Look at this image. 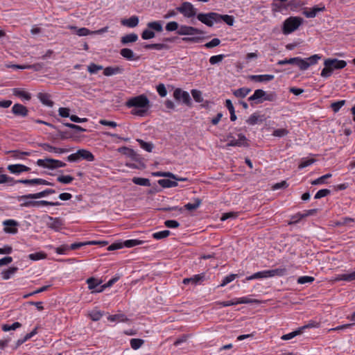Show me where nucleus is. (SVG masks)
<instances>
[{
    "instance_id": "26",
    "label": "nucleus",
    "mask_w": 355,
    "mask_h": 355,
    "mask_svg": "<svg viewBox=\"0 0 355 355\" xmlns=\"http://www.w3.org/2000/svg\"><path fill=\"white\" fill-rule=\"evenodd\" d=\"M12 94L13 95L26 101H29L31 98V94L21 88H14L12 89Z\"/></svg>"
},
{
    "instance_id": "15",
    "label": "nucleus",
    "mask_w": 355,
    "mask_h": 355,
    "mask_svg": "<svg viewBox=\"0 0 355 355\" xmlns=\"http://www.w3.org/2000/svg\"><path fill=\"white\" fill-rule=\"evenodd\" d=\"M12 112L15 116L25 117L28 115V110L24 105L19 103H15L12 107Z\"/></svg>"
},
{
    "instance_id": "31",
    "label": "nucleus",
    "mask_w": 355,
    "mask_h": 355,
    "mask_svg": "<svg viewBox=\"0 0 355 355\" xmlns=\"http://www.w3.org/2000/svg\"><path fill=\"white\" fill-rule=\"evenodd\" d=\"M218 17H216V23L223 21L229 26H232L234 22V19L232 16L228 15H220L218 13Z\"/></svg>"
},
{
    "instance_id": "23",
    "label": "nucleus",
    "mask_w": 355,
    "mask_h": 355,
    "mask_svg": "<svg viewBox=\"0 0 355 355\" xmlns=\"http://www.w3.org/2000/svg\"><path fill=\"white\" fill-rule=\"evenodd\" d=\"M37 98L40 99L41 103L48 107H53V102L51 99V95L47 93H39L37 94Z\"/></svg>"
},
{
    "instance_id": "30",
    "label": "nucleus",
    "mask_w": 355,
    "mask_h": 355,
    "mask_svg": "<svg viewBox=\"0 0 355 355\" xmlns=\"http://www.w3.org/2000/svg\"><path fill=\"white\" fill-rule=\"evenodd\" d=\"M147 27L153 31L161 33L163 31L162 22L161 21H150L147 24Z\"/></svg>"
},
{
    "instance_id": "60",
    "label": "nucleus",
    "mask_w": 355,
    "mask_h": 355,
    "mask_svg": "<svg viewBox=\"0 0 355 355\" xmlns=\"http://www.w3.org/2000/svg\"><path fill=\"white\" fill-rule=\"evenodd\" d=\"M301 334H302V331H301V330L299 328L298 329H297V330H295L294 331H292V332H291L289 334L283 335L282 336V339L284 340H288L293 338L296 336L300 335Z\"/></svg>"
},
{
    "instance_id": "38",
    "label": "nucleus",
    "mask_w": 355,
    "mask_h": 355,
    "mask_svg": "<svg viewBox=\"0 0 355 355\" xmlns=\"http://www.w3.org/2000/svg\"><path fill=\"white\" fill-rule=\"evenodd\" d=\"M201 204H202V200L200 199L195 198L194 202H193V203L189 202V203L186 204L184 205V208L189 211H193V210H196V209H198L200 206Z\"/></svg>"
},
{
    "instance_id": "8",
    "label": "nucleus",
    "mask_w": 355,
    "mask_h": 355,
    "mask_svg": "<svg viewBox=\"0 0 355 355\" xmlns=\"http://www.w3.org/2000/svg\"><path fill=\"white\" fill-rule=\"evenodd\" d=\"M173 97L177 101H182L184 104L188 106H191V99L189 94L180 88H177L174 90Z\"/></svg>"
},
{
    "instance_id": "4",
    "label": "nucleus",
    "mask_w": 355,
    "mask_h": 355,
    "mask_svg": "<svg viewBox=\"0 0 355 355\" xmlns=\"http://www.w3.org/2000/svg\"><path fill=\"white\" fill-rule=\"evenodd\" d=\"M37 164L39 166L49 169L62 168L66 166V164L64 162L51 158H47L44 159H40L37 161Z\"/></svg>"
},
{
    "instance_id": "47",
    "label": "nucleus",
    "mask_w": 355,
    "mask_h": 355,
    "mask_svg": "<svg viewBox=\"0 0 355 355\" xmlns=\"http://www.w3.org/2000/svg\"><path fill=\"white\" fill-rule=\"evenodd\" d=\"M89 315L91 320L93 321H98L103 315V312L101 311L93 310L89 313Z\"/></svg>"
},
{
    "instance_id": "16",
    "label": "nucleus",
    "mask_w": 355,
    "mask_h": 355,
    "mask_svg": "<svg viewBox=\"0 0 355 355\" xmlns=\"http://www.w3.org/2000/svg\"><path fill=\"white\" fill-rule=\"evenodd\" d=\"M49 221L46 223L48 227L55 230L59 231L62 226V220L59 218H53L51 216H48Z\"/></svg>"
},
{
    "instance_id": "43",
    "label": "nucleus",
    "mask_w": 355,
    "mask_h": 355,
    "mask_svg": "<svg viewBox=\"0 0 355 355\" xmlns=\"http://www.w3.org/2000/svg\"><path fill=\"white\" fill-rule=\"evenodd\" d=\"M144 243L143 241L139 239H129L123 242V246L126 248H132L136 245H141Z\"/></svg>"
},
{
    "instance_id": "55",
    "label": "nucleus",
    "mask_w": 355,
    "mask_h": 355,
    "mask_svg": "<svg viewBox=\"0 0 355 355\" xmlns=\"http://www.w3.org/2000/svg\"><path fill=\"white\" fill-rule=\"evenodd\" d=\"M236 302L238 304H252V303H258L259 300L255 299H251L248 297H243L236 299Z\"/></svg>"
},
{
    "instance_id": "51",
    "label": "nucleus",
    "mask_w": 355,
    "mask_h": 355,
    "mask_svg": "<svg viewBox=\"0 0 355 355\" xmlns=\"http://www.w3.org/2000/svg\"><path fill=\"white\" fill-rule=\"evenodd\" d=\"M21 326V324L19 323V322H15L14 323H12V324H3L2 326V330L3 331H10V330H15L16 329L20 327Z\"/></svg>"
},
{
    "instance_id": "10",
    "label": "nucleus",
    "mask_w": 355,
    "mask_h": 355,
    "mask_svg": "<svg viewBox=\"0 0 355 355\" xmlns=\"http://www.w3.org/2000/svg\"><path fill=\"white\" fill-rule=\"evenodd\" d=\"M60 202H49L47 200H33L30 202H23L21 205L24 207H40L42 206H60Z\"/></svg>"
},
{
    "instance_id": "9",
    "label": "nucleus",
    "mask_w": 355,
    "mask_h": 355,
    "mask_svg": "<svg viewBox=\"0 0 355 355\" xmlns=\"http://www.w3.org/2000/svg\"><path fill=\"white\" fill-rule=\"evenodd\" d=\"M55 191L52 189H46L42 191L35 193H29L26 195L21 196L19 197L18 200L19 201L23 200H28V199H39L42 198L43 197H45L48 195L55 193Z\"/></svg>"
},
{
    "instance_id": "3",
    "label": "nucleus",
    "mask_w": 355,
    "mask_h": 355,
    "mask_svg": "<svg viewBox=\"0 0 355 355\" xmlns=\"http://www.w3.org/2000/svg\"><path fill=\"white\" fill-rule=\"evenodd\" d=\"M303 19L300 17H289L283 23L282 32L284 35H288L302 24Z\"/></svg>"
},
{
    "instance_id": "18",
    "label": "nucleus",
    "mask_w": 355,
    "mask_h": 355,
    "mask_svg": "<svg viewBox=\"0 0 355 355\" xmlns=\"http://www.w3.org/2000/svg\"><path fill=\"white\" fill-rule=\"evenodd\" d=\"M263 115L259 114V112H254L249 116L246 120V123L250 125H254L263 123Z\"/></svg>"
},
{
    "instance_id": "37",
    "label": "nucleus",
    "mask_w": 355,
    "mask_h": 355,
    "mask_svg": "<svg viewBox=\"0 0 355 355\" xmlns=\"http://www.w3.org/2000/svg\"><path fill=\"white\" fill-rule=\"evenodd\" d=\"M250 91V89L242 87L234 90L233 94L237 98H245Z\"/></svg>"
},
{
    "instance_id": "6",
    "label": "nucleus",
    "mask_w": 355,
    "mask_h": 355,
    "mask_svg": "<svg viewBox=\"0 0 355 355\" xmlns=\"http://www.w3.org/2000/svg\"><path fill=\"white\" fill-rule=\"evenodd\" d=\"M227 144L228 146H248V140L246 137L243 134H239L238 139H236L232 135L227 136Z\"/></svg>"
},
{
    "instance_id": "33",
    "label": "nucleus",
    "mask_w": 355,
    "mask_h": 355,
    "mask_svg": "<svg viewBox=\"0 0 355 355\" xmlns=\"http://www.w3.org/2000/svg\"><path fill=\"white\" fill-rule=\"evenodd\" d=\"M157 182L163 188H171L178 186V182L176 181L168 179H160Z\"/></svg>"
},
{
    "instance_id": "52",
    "label": "nucleus",
    "mask_w": 355,
    "mask_h": 355,
    "mask_svg": "<svg viewBox=\"0 0 355 355\" xmlns=\"http://www.w3.org/2000/svg\"><path fill=\"white\" fill-rule=\"evenodd\" d=\"M331 177V173H327V174H325L314 180H313L311 182V184L313 185H317V184H324L325 182V180Z\"/></svg>"
},
{
    "instance_id": "19",
    "label": "nucleus",
    "mask_w": 355,
    "mask_h": 355,
    "mask_svg": "<svg viewBox=\"0 0 355 355\" xmlns=\"http://www.w3.org/2000/svg\"><path fill=\"white\" fill-rule=\"evenodd\" d=\"M120 54L122 57L125 58L128 60H138L139 59V56L137 55L132 49L124 48L120 51Z\"/></svg>"
},
{
    "instance_id": "40",
    "label": "nucleus",
    "mask_w": 355,
    "mask_h": 355,
    "mask_svg": "<svg viewBox=\"0 0 355 355\" xmlns=\"http://www.w3.org/2000/svg\"><path fill=\"white\" fill-rule=\"evenodd\" d=\"M294 64H296L300 69L302 71H305L309 67V64L306 63V60L300 57H296V62H295Z\"/></svg>"
},
{
    "instance_id": "32",
    "label": "nucleus",
    "mask_w": 355,
    "mask_h": 355,
    "mask_svg": "<svg viewBox=\"0 0 355 355\" xmlns=\"http://www.w3.org/2000/svg\"><path fill=\"white\" fill-rule=\"evenodd\" d=\"M138 40V35L136 33H130L123 36L121 39V42L123 44H126L130 42H135Z\"/></svg>"
},
{
    "instance_id": "28",
    "label": "nucleus",
    "mask_w": 355,
    "mask_h": 355,
    "mask_svg": "<svg viewBox=\"0 0 355 355\" xmlns=\"http://www.w3.org/2000/svg\"><path fill=\"white\" fill-rule=\"evenodd\" d=\"M328 61L331 62V68L334 71V69H341L346 67L347 62L345 60H339L337 59L328 58Z\"/></svg>"
},
{
    "instance_id": "34",
    "label": "nucleus",
    "mask_w": 355,
    "mask_h": 355,
    "mask_svg": "<svg viewBox=\"0 0 355 355\" xmlns=\"http://www.w3.org/2000/svg\"><path fill=\"white\" fill-rule=\"evenodd\" d=\"M17 270H18L17 267H14V266L10 267L8 269L2 271V272H1L2 278L5 280H8V279H10L12 275H14Z\"/></svg>"
},
{
    "instance_id": "46",
    "label": "nucleus",
    "mask_w": 355,
    "mask_h": 355,
    "mask_svg": "<svg viewBox=\"0 0 355 355\" xmlns=\"http://www.w3.org/2000/svg\"><path fill=\"white\" fill-rule=\"evenodd\" d=\"M137 141L139 144L141 148L146 150L147 152H151L153 148V145L151 143L146 142L142 139H138Z\"/></svg>"
},
{
    "instance_id": "42",
    "label": "nucleus",
    "mask_w": 355,
    "mask_h": 355,
    "mask_svg": "<svg viewBox=\"0 0 355 355\" xmlns=\"http://www.w3.org/2000/svg\"><path fill=\"white\" fill-rule=\"evenodd\" d=\"M70 29L76 30V34L79 36H86L92 34V31H90L86 28H78L76 26H71Z\"/></svg>"
},
{
    "instance_id": "50",
    "label": "nucleus",
    "mask_w": 355,
    "mask_h": 355,
    "mask_svg": "<svg viewBox=\"0 0 355 355\" xmlns=\"http://www.w3.org/2000/svg\"><path fill=\"white\" fill-rule=\"evenodd\" d=\"M179 28L180 26L178 23L175 21L168 22L165 26V29L168 32H172L175 31H178Z\"/></svg>"
},
{
    "instance_id": "62",
    "label": "nucleus",
    "mask_w": 355,
    "mask_h": 355,
    "mask_svg": "<svg viewBox=\"0 0 355 355\" xmlns=\"http://www.w3.org/2000/svg\"><path fill=\"white\" fill-rule=\"evenodd\" d=\"M225 58V55L219 54L216 55H213L209 58V62L211 64H216L223 61Z\"/></svg>"
},
{
    "instance_id": "59",
    "label": "nucleus",
    "mask_w": 355,
    "mask_h": 355,
    "mask_svg": "<svg viewBox=\"0 0 355 355\" xmlns=\"http://www.w3.org/2000/svg\"><path fill=\"white\" fill-rule=\"evenodd\" d=\"M103 69V67L102 65H98L94 63H91L87 67V71L92 74L96 73L99 70H101Z\"/></svg>"
},
{
    "instance_id": "11",
    "label": "nucleus",
    "mask_w": 355,
    "mask_h": 355,
    "mask_svg": "<svg viewBox=\"0 0 355 355\" xmlns=\"http://www.w3.org/2000/svg\"><path fill=\"white\" fill-rule=\"evenodd\" d=\"M3 225L5 226L3 231L7 234H15L17 233V226L19 223L17 221L13 219H8L3 222Z\"/></svg>"
},
{
    "instance_id": "2",
    "label": "nucleus",
    "mask_w": 355,
    "mask_h": 355,
    "mask_svg": "<svg viewBox=\"0 0 355 355\" xmlns=\"http://www.w3.org/2000/svg\"><path fill=\"white\" fill-rule=\"evenodd\" d=\"M179 35H187L191 37H185L182 38V41L187 43H198L203 40L202 37L196 36V35H204L205 32L199 28L181 25L178 31Z\"/></svg>"
},
{
    "instance_id": "24",
    "label": "nucleus",
    "mask_w": 355,
    "mask_h": 355,
    "mask_svg": "<svg viewBox=\"0 0 355 355\" xmlns=\"http://www.w3.org/2000/svg\"><path fill=\"white\" fill-rule=\"evenodd\" d=\"M274 75L263 74V75H252L250 77V80L255 82H268L274 79Z\"/></svg>"
},
{
    "instance_id": "29",
    "label": "nucleus",
    "mask_w": 355,
    "mask_h": 355,
    "mask_svg": "<svg viewBox=\"0 0 355 355\" xmlns=\"http://www.w3.org/2000/svg\"><path fill=\"white\" fill-rule=\"evenodd\" d=\"M336 281L352 282L355 280V270L349 274H339L335 277Z\"/></svg>"
},
{
    "instance_id": "22",
    "label": "nucleus",
    "mask_w": 355,
    "mask_h": 355,
    "mask_svg": "<svg viewBox=\"0 0 355 355\" xmlns=\"http://www.w3.org/2000/svg\"><path fill=\"white\" fill-rule=\"evenodd\" d=\"M78 155L80 159H84L88 162H93L95 158L94 155L86 149H80L78 150Z\"/></svg>"
},
{
    "instance_id": "64",
    "label": "nucleus",
    "mask_w": 355,
    "mask_h": 355,
    "mask_svg": "<svg viewBox=\"0 0 355 355\" xmlns=\"http://www.w3.org/2000/svg\"><path fill=\"white\" fill-rule=\"evenodd\" d=\"M330 193H331V191L329 189H320L316 193V194L314 196V198L320 199V198H322L323 197L328 196Z\"/></svg>"
},
{
    "instance_id": "27",
    "label": "nucleus",
    "mask_w": 355,
    "mask_h": 355,
    "mask_svg": "<svg viewBox=\"0 0 355 355\" xmlns=\"http://www.w3.org/2000/svg\"><path fill=\"white\" fill-rule=\"evenodd\" d=\"M121 24L130 28H134L139 24V17L137 16H132L129 19H123Z\"/></svg>"
},
{
    "instance_id": "36",
    "label": "nucleus",
    "mask_w": 355,
    "mask_h": 355,
    "mask_svg": "<svg viewBox=\"0 0 355 355\" xmlns=\"http://www.w3.org/2000/svg\"><path fill=\"white\" fill-rule=\"evenodd\" d=\"M132 181L134 184H135L137 185L144 186V187H150V180L148 178L134 177L132 179Z\"/></svg>"
},
{
    "instance_id": "13",
    "label": "nucleus",
    "mask_w": 355,
    "mask_h": 355,
    "mask_svg": "<svg viewBox=\"0 0 355 355\" xmlns=\"http://www.w3.org/2000/svg\"><path fill=\"white\" fill-rule=\"evenodd\" d=\"M21 184H26V185H30V186H34V185H49V186H53L54 184L52 182H50L46 180L42 179V178H35V179H31V180H25L22 181H19Z\"/></svg>"
},
{
    "instance_id": "54",
    "label": "nucleus",
    "mask_w": 355,
    "mask_h": 355,
    "mask_svg": "<svg viewBox=\"0 0 355 355\" xmlns=\"http://www.w3.org/2000/svg\"><path fill=\"white\" fill-rule=\"evenodd\" d=\"M322 56L318 54H315L313 55L310 56L309 58H305L306 60V63L309 64V67L313 64H315L318 60L321 59Z\"/></svg>"
},
{
    "instance_id": "44",
    "label": "nucleus",
    "mask_w": 355,
    "mask_h": 355,
    "mask_svg": "<svg viewBox=\"0 0 355 355\" xmlns=\"http://www.w3.org/2000/svg\"><path fill=\"white\" fill-rule=\"evenodd\" d=\"M171 232L169 230H163L153 234V238L157 240H160L166 238L170 235Z\"/></svg>"
},
{
    "instance_id": "39",
    "label": "nucleus",
    "mask_w": 355,
    "mask_h": 355,
    "mask_svg": "<svg viewBox=\"0 0 355 355\" xmlns=\"http://www.w3.org/2000/svg\"><path fill=\"white\" fill-rule=\"evenodd\" d=\"M144 48L146 49H155L158 51L163 49H168V46L167 44L162 43L145 44Z\"/></svg>"
},
{
    "instance_id": "35",
    "label": "nucleus",
    "mask_w": 355,
    "mask_h": 355,
    "mask_svg": "<svg viewBox=\"0 0 355 355\" xmlns=\"http://www.w3.org/2000/svg\"><path fill=\"white\" fill-rule=\"evenodd\" d=\"M191 284L193 285L201 284L204 281L206 280V275L202 272L198 275H195L193 277H190Z\"/></svg>"
},
{
    "instance_id": "14",
    "label": "nucleus",
    "mask_w": 355,
    "mask_h": 355,
    "mask_svg": "<svg viewBox=\"0 0 355 355\" xmlns=\"http://www.w3.org/2000/svg\"><path fill=\"white\" fill-rule=\"evenodd\" d=\"M7 169L13 174H20L23 172H28L31 168L23 164H10L8 166Z\"/></svg>"
},
{
    "instance_id": "56",
    "label": "nucleus",
    "mask_w": 355,
    "mask_h": 355,
    "mask_svg": "<svg viewBox=\"0 0 355 355\" xmlns=\"http://www.w3.org/2000/svg\"><path fill=\"white\" fill-rule=\"evenodd\" d=\"M46 254L42 252L30 254L28 257L33 261H37L46 258Z\"/></svg>"
},
{
    "instance_id": "1",
    "label": "nucleus",
    "mask_w": 355,
    "mask_h": 355,
    "mask_svg": "<svg viewBox=\"0 0 355 355\" xmlns=\"http://www.w3.org/2000/svg\"><path fill=\"white\" fill-rule=\"evenodd\" d=\"M125 105L128 107H134L131 111L132 114L144 116L150 106V101L146 96L141 94L130 98Z\"/></svg>"
},
{
    "instance_id": "12",
    "label": "nucleus",
    "mask_w": 355,
    "mask_h": 355,
    "mask_svg": "<svg viewBox=\"0 0 355 355\" xmlns=\"http://www.w3.org/2000/svg\"><path fill=\"white\" fill-rule=\"evenodd\" d=\"M325 10V6L321 3L310 8H306L303 11V15L307 18H313L318 12H324Z\"/></svg>"
},
{
    "instance_id": "21",
    "label": "nucleus",
    "mask_w": 355,
    "mask_h": 355,
    "mask_svg": "<svg viewBox=\"0 0 355 355\" xmlns=\"http://www.w3.org/2000/svg\"><path fill=\"white\" fill-rule=\"evenodd\" d=\"M124 69L122 67H107L104 69L103 74L105 76H110L116 74H121L123 72Z\"/></svg>"
},
{
    "instance_id": "48",
    "label": "nucleus",
    "mask_w": 355,
    "mask_h": 355,
    "mask_svg": "<svg viewBox=\"0 0 355 355\" xmlns=\"http://www.w3.org/2000/svg\"><path fill=\"white\" fill-rule=\"evenodd\" d=\"M144 341L139 338H132L130 341V346L133 349H138L144 344Z\"/></svg>"
},
{
    "instance_id": "5",
    "label": "nucleus",
    "mask_w": 355,
    "mask_h": 355,
    "mask_svg": "<svg viewBox=\"0 0 355 355\" xmlns=\"http://www.w3.org/2000/svg\"><path fill=\"white\" fill-rule=\"evenodd\" d=\"M178 10L186 18H191L197 15V9L194 8L191 3L188 1H184L180 6H178Z\"/></svg>"
},
{
    "instance_id": "7",
    "label": "nucleus",
    "mask_w": 355,
    "mask_h": 355,
    "mask_svg": "<svg viewBox=\"0 0 355 355\" xmlns=\"http://www.w3.org/2000/svg\"><path fill=\"white\" fill-rule=\"evenodd\" d=\"M197 19L207 26L211 27L214 22H216V17H218L216 12L199 13Z\"/></svg>"
},
{
    "instance_id": "25",
    "label": "nucleus",
    "mask_w": 355,
    "mask_h": 355,
    "mask_svg": "<svg viewBox=\"0 0 355 355\" xmlns=\"http://www.w3.org/2000/svg\"><path fill=\"white\" fill-rule=\"evenodd\" d=\"M324 67L321 71V76L323 78H329L331 76L333 70L331 68V62L328 61L327 59H326L324 62Z\"/></svg>"
},
{
    "instance_id": "17",
    "label": "nucleus",
    "mask_w": 355,
    "mask_h": 355,
    "mask_svg": "<svg viewBox=\"0 0 355 355\" xmlns=\"http://www.w3.org/2000/svg\"><path fill=\"white\" fill-rule=\"evenodd\" d=\"M40 146L42 148L43 150H46V151L51 152V153H58V154L65 153L70 150V149H67V148L54 147V146H51L50 144H46V143L42 144L40 145Z\"/></svg>"
},
{
    "instance_id": "61",
    "label": "nucleus",
    "mask_w": 355,
    "mask_h": 355,
    "mask_svg": "<svg viewBox=\"0 0 355 355\" xmlns=\"http://www.w3.org/2000/svg\"><path fill=\"white\" fill-rule=\"evenodd\" d=\"M345 104V100L334 102L331 104V107L334 112H338L339 110Z\"/></svg>"
},
{
    "instance_id": "58",
    "label": "nucleus",
    "mask_w": 355,
    "mask_h": 355,
    "mask_svg": "<svg viewBox=\"0 0 355 355\" xmlns=\"http://www.w3.org/2000/svg\"><path fill=\"white\" fill-rule=\"evenodd\" d=\"M73 178L71 175H60L58 177L57 180L59 182L68 184L72 182Z\"/></svg>"
},
{
    "instance_id": "20",
    "label": "nucleus",
    "mask_w": 355,
    "mask_h": 355,
    "mask_svg": "<svg viewBox=\"0 0 355 355\" xmlns=\"http://www.w3.org/2000/svg\"><path fill=\"white\" fill-rule=\"evenodd\" d=\"M265 91L262 89H256L254 94L248 98L250 101H255L256 103H261L263 102Z\"/></svg>"
},
{
    "instance_id": "57",
    "label": "nucleus",
    "mask_w": 355,
    "mask_h": 355,
    "mask_svg": "<svg viewBox=\"0 0 355 355\" xmlns=\"http://www.w3.org/2000/svg\"><path fill=\"white\" fill-rule=\"evenodd\" d=\"M191 95L193 99L198 103L203 102V98L202 96V92L197 89H192L191 91Z\"/></svg>"
},
{
    "instance_id": "53",
    "label": "nucleus",
    "mask_w": 355,
    "mask_h": 355,
    "mask_svg": "<svg viewBox=\"0 0 355 355\" xmlns=\"http://www.w3.org/2000/svg\"><path fill=\"white\" fill-rule=\"evenodd\" d=\"M87 283L88 284V288L89 290H94L101 283V282H98L95 278L90 277L87 279Z\"/></svg>"
},
{
    "instance_id": "63",
    "label": "nucleus",
    "mask_w": 355,
    "mask_h": 355,
    "mask_svg": "<svg viewBox=\"0 0 355 355\" xmlns=\"http://www.w3.org/2000/svg\"><path fill=\"white\" fill-rule=\"evenodd\" d=\"M57 136L60 139L64 140V139L72 138L73 135L71 132H69V131H62V130H58Z\"/></svg>"
},
{
    "instance_id": "49",
    "label": "nucleus",
    "mask_w": 355,
    "mask_h": 355,
    "mask_svg": "<svg viewBox=\"0 0 355 355\" xmlns=\"http://www.w3.org/2000/svg\"><path fill=\"white\" fill-rule=\"evenodd\" d=\"M238 277H239V275L237 274H230V275L225 277L219 286L223 287V286H226L229 283L234 281Z\"/></svg>"
},
{
    "instance_id": "45",
    "label": "nucleus",
    "mask_w": 355,
    "mask_h": 355,
    "mask_svg": "<svg viewBox=\"0 0 355 355\" xmlns=\"http://www.w3.org/2000/svg\"><path fill=\"white\" fill-rule=\"evenodd\" d=\"M155 37V33L154 31L150 30L147 27L146 29H144L141 33V38L143 40H150L154 38Z\"/></svg>"
},
{
    "instance_id": "41",
    "label": "nucleus",
    "mask_w": 355,
    "mask_h": 355,
    "mask_svg": "<svg viewBox=\"0 0 355 355\" xmlns=\"http://www.w3.org/2000/svg\"><path fill=\"white\" fill-rule=\"evenodd\" d=\"M110 322H125L128 319L124 314L111 315L107 317Z\"/></svg>"
}]
</instances>
